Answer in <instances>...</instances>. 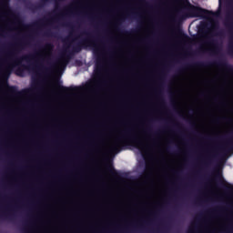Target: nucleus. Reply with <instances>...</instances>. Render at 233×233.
I'll list each match as a JSON object with an SVG mask.
<instances>
[{
	"label": "nucleus",
	"mask_w": 233,
	"mask_h": 233,
	"mask_svg": "<svg viewBox=\"0 0 233 233\" xmlns=\"http://www.w3.org/2000/svg\"><path fill=\"white\" fill-rule=\"evenodd\" d=\"M4 6H5V8H8V10H10V7L8 6V3H6V4L4 3Z\"/></svg>",
	"instance_id": "26"
},
{
	"label": "nucleus",
	"mask_w": 233,
	"mask_h": 233,
	"mask_svg": "<svg viewBox=\"0 0 233 233\" xmlns=\"http://www.w3.org/2000/svg\"><path fill=\"white\" fill-rule=\"evenodd\" d=\"M230 154H233V139H228L225 144L218 147V152H216L211 156V157H208L207 161L204 162V165L208 167L212 159H218L219 163H223V161H225L227 157L230 156Z\"/></svg>",
	"instance_id": "3"
},
{
	"label": "nucleus",
	"mask_w": 233,
	"mask_h": 233,
	"mask_svg": "<svg viewBox=\"0 0 233 233\" xmlns=\"http://www.w3.org/2000/svg\"><path fill=\"white\" fill-rule=\"evenodd\" d=\"M15 21H19V16H15Z\"/></svg>",
	"instance_id": "31"
},
{
	"label": "nucleus",
	"mask_w": 233,
	"mask_h": 233,
	"mask_svg": "<svg viewBox=\"0 0 233 233\" xmlns=\"http://www.w3.org/2000/svg\"><path fill=\"white\" fill-rule=\"evenodd\" d=\"M171 96H174V93H171Z\"/></svg>",
	"instance_id": "41"
},
{
	"label": "nucleus",
	"mask_w": 233,
	"mask_h": 233,
	"mask_svg": "<svg viewBox=\"0 0 233 233\" xmlns=\"http://www.w3.org/2000/svg\"><path fill=\"white\" fill-rule=\"evenodd\" d=\"M177 14H183V9H179V10L177 11Z\"/></svg>",
	"instance_id": "28"
},
{
	"label": "nucleus",
	"mask_w": 233,
	"mask_h": 233,
	"mask_svg": "<svg viewBox=\"0 0 233 233\" xmlns=\"http://www.w3.org/2000/svg\"><path fill=\"white\" fill-rule=\"evenodd\" d=\"M131 34H137V30H132Z\"/></svg>",
	"instance_id": "29"
},
{
	"label": "nucleus",
	"mask_w": 233,
	"mask_h": 233,
	"mask_svg": "<svg viewBox=\"0 0 233 233\" xmlns=\"http://www.w3.org/2000/svg\"><path fill=\"white\" fill-rule=\"evenodd\" d=\"M103 68H104L103 59H101V57L98 56L96 59V69H95V77H96V79H99V77H101V74H103Z\"/></svg>",
	"instance_id": "6"
},
{
	"label": "nucleus",
	"mask_w": 233,
	"mask_h": 233,
	"mask_svg": "<svg viewBox=\"0 0 233 233\" xmlns=\"http://www.w3.org/2000/svg\"><path fill=\"white\" fill-rule=\"evenodd\" d=\"M162 103H165V100L161 99Z\"/></svg>",
	"instance_id": "38"
},
{
	"label": "nucleus",
	"mask_w": 233,
	"mask_h": 233,
	"mask_svg": "<svg viewBox=\"0 0 233 233\" xmlns=\"http://www.w3.org/2000/svg\"><path fill=\"white\" fill-rule=\"evenodd\" d=\"M228 55L233 56V43L228 46Z\"/></svg>",
	"instance_id": "19"
},
{
	"label": "nucleus",
	"mask_w": 233,
	"mask_h": 233,
	"mask_svg": "<svg viewBox=\"0 0 233 233\" xmlns=\"http://www.w3.org/2000/svg\"><path fill=\"white\" fill-rule=\"evenodd\" d=\"M221 118H217L215 121H216V123H219V120H220Z\"/></svg>",
	"instance_id": "32"
},
{
	"label": "nucleus",
	"mask_w": 233,
	"mask_h": 233,
	"mask_svg": "<svg viewBox=\"0 0 233 233\" xmlns=\"http://www.w3.org/2000/svg\"><path fill=\"white\" fill-rule=\"evenodd\" d=\"M218 35H223V31L218 32Z\"/></svg>",
	"instance_id": "30"
},
{
	"label": "nucleus",
	"mask_w": 233,
	"mask_h": 233,
	"mask_svg": "<svg viewBox=\"0 0 233 233\" xmlns=\"http://www.w3.org/2000/svg\"><path fill=\"white\" fill-rule=\"evenodd\" d=\"M46 72H50V68H45Z\"/></svg>",
	"instance_id": "33"
},
{
	"label": "nucleus",
	"mask_w": 233,
	"mask_h": 233,
	"mask_svg": "<svg viewBox=\"0 0 233 233\" xmlns=\"http://www.w3.org/2000/svg\"><path fill=\"white\" fill-rule=\"evenodd\" d=\"M106 170L113 176V177H116L117 176V171L116 170V168H114V166H107Z\"/></svg>",
	"instance_id": "11"
},
{
	"label": "nucleus",
	"mask_w": 233,
	"mask_h": 233,
	"mask_svg": "<svg viewBox=\"0 0 233 233\" xmlns=\"http://www.w3.org/2000/svg\"><path fill=\"white\" fill-rule=\"evenodd\" d=\"M177 34L179 35V37H188L181 29H177Z\"/></svg>",
	"instance_id": "15"
},
{
	"label": "nucleus",
	"mask_w": 233,
	"mask_h": 233,
	"mask_svg": "<svg viewBox=\"0 0 233 233\" xmlns=\"http://www.w3.org/2000/svg\"><path fill=\"white\" fill-rule=\"evenodd\" d=\"M222 188L225 190V192H228L230 194H233V187L230 186H227L224 183L221 184Z\"/></svg>",
	"instance_id": "12"
},
{
	"label": "nucleus",
	"mask_w": 233,
	"mask_h": 233,
	"mask_svg": "<svg viewBox=\"0 0 233 233\" xmlns=\"http://www.w3.org/2000/svg\"><path fill=\"white\" fill-rule=\"evenodd\" d=\"M213 65H216V66H219L220 68H224V70H227V72L233 76V66L227 63V61L220 60L218 62H214Z\"/></svg>",
	"instance_id": "7"
},
{
	"label": "nucleus",
	"mask_w": 233,
	"mask_h": 233,
	"mask_svg": "<svg viewBox=\"0 0 233 233\" xmlns=\"http://www.w3.org/2000/svg\"><path fill=\"white\" fill-rule=\"evenodd\" d=\"M55 1V5H59V3H61V1L63 0H54Z\"/></svg>",
	"instance_id": "24"
},
{
	"label": "nucleus",
	"mask_w": 233,
	"mask_h": 233,
	"mask_svg": "<svg viewBox=\"0 0 233 233\" xmlns=\"http://www.w3.org/2000/svg\"><path fill=\"white\" fill-rule=\"evenodd\" d=\"M46 35L50 36V35H52V33L50 31H46Z\"/></svg>",
	"instance_id": "25"
},
{
	"label": "nucleus",
	"mask_w": 233,
	"mask_h": 233,
	"mask_svg": "<svg viewBox=\"0 0 233 233\" xmlns=\"http://www.w3.org/2000/svg\"><path fill=\"white\" fill-rule=\"evenodd\" d=\"M192 127H196V124H192Z\"/></svg>",
	"instance_id": "39"
},
{
	"label": "nucleus",
	"mask_w": 233,
	"mask_h": 233,
	"mask_svg": "<svg viewBox=\"0 0 233 233\" xmlns=\"http://www.w3.org/2000/svg\"><path fill=\"white\" fill-rule=\"evenodd\" d=\"M29 8H30V10H35V8H37V6L34 5L33 4H30Z\"/></svg>",
	"instance_id": "22"
},
{
	"label": "nucleus",
	"mask_w": 233,
	"mask_h": 233,
	"mask_svg": "<svg viewBox=\"0 0 233 233\" xmlns=\"http://www.w3.org/2000/svg\"><path fill=\"white\" fill-rule=\"evenodd\" d=\"M25 45V42L22 43H16L14 46V48L6 53V56H9L11 59H13L14 65H16L19 66L23 63V61H26V63H30V61H34L35 59V55H25L21 57H17L19 55V52L23 50V46Z\"/></svg>",
	"instance_id": "4"
},
{
	"label": "nucleus",
	"mask_w": 233,
	"mask_h": 233,
	"mask_svg": "<svg viewBox=\"0 0 233 233\" xmlns=\"http://www.w3.org/2000/svg\"><path fill=\"white\" fill-rule=\"evenodd\" d=\"M187 66L182 67L181 69L178 70V74H181V72H183V70H186Z\"/></svg>",
	"instance_id": "23"
},
{
	"label": "nucleus",
	"mask_w": 233,
	"mask_h": 233,
	"mask_svg": "<svg viewBox=\"0 0 233 233\" xmlns=\"http://www.w3.org/2000/svg\"><path fill=\"white\" fill-rule=\"evenodd\" d=\"M228 26H229V28H232V25H227Z\"/></svg>",
	"instance_id": "35"
},
{
	"label": "nucleus",
	"mask_w": 233,
	"mask_h": 233,
	"mask_svg": "<svg viewBox=\"0 0 233 233\" xmlns=\"http://www.w3.org/2000/svg\"><path fill=\"white\" fill-rule=\"evenodd\" d=\"M32 92H41V84L36 83L35 86H33Z\"/></svg>",
	"instance_id": "14"
},
{
	"label": "nucleus",
	"mask_w": 233,
	"mask_h": 233,
	"mask_svg": "<svg viewBox=\"0 0 233 233\" xmlns=\"http://www.w3.org/2000/svg\"><path fill=\"white\" fill-rule=\"evenodd\" d=\"M137 15H139V14L137 12H131V14H127V17H137Z\"/></svg>",
	"instance_id": "17"
},
{
	"label": "nucleus",
	"mask_w": 233,
	"mask_h": 233,
	"mask_svg": "<svg viewBox=\"0 0 233 233\" xmlns=\"http://www.w3.org/2000/svg\"><path fill=\"white\" fill-rule=\"evenodd\" d=\"M56 88L60 89V92H62V94H66V92H70V90H72V87H66L63 85H61V82H56Z\"/></svg>",
	"instance_id": "9"
},
{
	"label": "nucleus",
	"mask_w": 233,
	"mask_h": 233,
	"mask_svg": "<svg viewBox=\"0 0 233 233\" xmlns=\"http://www.w3.org/2000/svg\"><path fill=\"white\" fill-rule=\"evenodd\" d=\"M187 5L184 6V10H187V14H185L183 15V17H212L214 15H216V13H214L213 11H209L208 9H205L199 6H196L192 4H190V2H188V0H186Z\"/></svg>",
	"instance_id": "5"
},
{
	"label": "nucleus",
	"mask_w": 233,
	"mask_h": 233,
	"mask_svg": "<svg viewBox=\"0 0 233 233\" xmlns=\"http://www.w3.org/2000/svg\"><path fill=\"white\" fill-rule=\"evenodd\" d=\"M49 22L50 20L46 18H42L37 22L34 23L31 26H36L37 28H39L40 26H45V25H46V23H49Z\"/></svg>",
	"instance_id": "10"
},
{
	"label": "nucleus",
	"mask_w": 233,
	"mask_h": 233,
	"mask_svg": "<svg viewBox=\"0 0 233 233\" xmlns=\"http://www.w3.org/2000/svg\"><path fill=\"white\" fill-rule=\"evenodd\" d=\"M125 34H128V31H125Z\"/></svg>",
	"instance_id": "36"
},
{
	"label": "nucleus",
	"mask_w": 233,
	"mask_h": 233,
	"mask_svg": "<svg viewBox=\"0 0 233 233\" xmlns=\"http://www.w3.org/2000/svg\"><path fill=\"white\" fill-rule=\"evenodd\" d=\"M193 66H197L198 68H203V66H205V63H203V62H197V63L193 64Z\"/></svg>",
	"instance_id": "16"
},
{
	"label": "nucleus",
	"mask_w": 233,
	"mask_h": 233,
	"mask_svg": "<svg viewBox=\"0 0 233 233\" xmlns=\"http://www.w3.org/2000/svg\"><path fill=\"white\" fill-rule=\"evenodd\" d=\"M9 92H11L12 94H15V86H10L9 87Z\"/></svg>",
	"instance_id": "21"
},
{
	"label": "nucleus",
	"mask_w": 233,
	"mask_h": 233,
	"mask_svg": "<svg viewBox=\"0 0 233 233\" xmlns=\"http://www.w3.org/2000/svg\"><path fill=\"white\" fill-rule=\"evenodd\" d=\"M44 50H47V52H52V50H54V44L52 43H46L44 46Z\"/></svg>",
	"instance_id": "13"
},
{
	"label": "nucleus",
	"mask_w": 233,
	"mask_h": 233,
	"mask_svg": "<svg viewBox=\"0 0 233 233\" xmlns=\"http://www.w3.org/2000/svg\"><path fill=\"white\" fill-rule=\"evenodd\" d=\"M129 143L138 150L148 148V145H145V142L137 135L134 134L133 128H127L122 132V136L117 138V142L115 144V148H121L123 145H129Z\"/></svg>",
	"instance_id": "2"
},
{
	"label": "nucleus",
	"mask_w": 233,
	"mask_h": 233,
	"mask_svg": "<svg viewBox=\"0 0 233 233\" xmlns=\"http://www.w3.org/2000/svg\"><path fill=\"white\" fill-rule=\"evenodd\" d=\"M216 28H218V25H212V30H216Z\"/></svg>",
	"instance_id": "27"
},
{
	"label": "nucleus",
	"mask_w": 233,
	"mask_h": 233,
	"mask_svg": "<svg viewBox=\"0 0 233 233\" xmlns=\"http://www.w3.org/2000/svg\"><path fill=\"white\" fill-rule=\"evenodd\" d=\"M208 45H210L211 46H213L214 48L211 50V52L213 53V54H218V52H219V46L218 45V41H216V40H214V39H212V38H209L208 40Z\"/></svg>",
	"instance_id": "8"
},
{
	"label": "nucleus",
	"mask_w": 233,
	"mask_h": 233,
	"mask_svg": "<svg viewBox=\"0 0 233 233\" xmlns=\"http://www.w3.org/2000/svg\"><path fill=\"white\" fill-rule=\"evenodd\" d=\"M66 26H70V25L66 24Z\"/></svg>",
	"instance_id": "40"
},
{
	"label": "nucleus",
	"mask_w": 233,
	"mask_h": 233,
	"mask_svg": "<svg viewBox=\"0 0 233 233\" xmlns=\"http://www.w3.org/2000/svg\"><path fill=\"white\" fill-rule=\"evenodd\" d=\"M35 56H39V53H35Z\"/></svg>",
	"instance_id": "37"
},
{
	"label": "nucleus",
	"mask_w": 233,
	"mask_h": 233,
	"mask_svg": "<svg viewBox=\"0 0 233 233\" xmlns=\"http://www.w3.org/2000/svg\"><path fill=\"white\" fill-rule=\"evenodd\" d=\"M83 35H86V38L82 39L76 46H74L72 50L68 49L70 48V46L64 49L60 61L68 63V61L72 59V56H74V54H79V52H81L85 46H88L89 45H96V43H103V41L99 40V38H95L94 35H92L90 33L84 32Z\"/></svg>",
	"instance_id": "1"
},
{
	"label": "nucleus",
	"mask_w": 233,
	"mask_h": 233,
	"mask_svg": "<svg viewBox=\"0 0 233 233\" xmlns=\"http://www.w3.org/2000/svg\"><path fill=\"white\" fill-rule=\"evenodd\" d=\"M0 218H5L6 219H12V215L7 214V213H2V215H0Z\"/></svg>",
	"instance_id": "18"
},
{
	"label": "nucleus",
	"mask_w": 233,
	"mask_h": 233,
	"mask_svg": "<svg viewBox=\"0 0 233 233\" xmlns=\"http://www.w3.org/2000/svg\"><path fill=\"white\" fill-rule=\"evenodd\" d=\"M216 181H223V176H221V174H217L216 176Z\"/></svg>",
	"instance_id": "20"
},
{
	"label": "nucleus",
	"mask_w": 233,
	"mask_h": 233,
	"mask_svg": "<svg viewBox=\"0 0 233 233\" xmlns=\"http://www.w3.org/2000/svg\"><path fill=\"white\" fill-rule=\"evenodd\" d=\"M44 1L48 2V0H44Z\"/></svg>",
	"instance_id": "42"
},
{
	"label": "nucleus",
	"mask_w": 233,
	"mask_h": 233,
	"mask_svg": "<svg viewBox=\"0 0 233 233\" xmlns=\"http://www.w3.org/2000/svg\"><path fill=\"white\" fill-rule=\"evenodd\" d=\"M228 19H230V13H228Z\"/></svg>",
	"instance_id": "34"
}]
</instances>
